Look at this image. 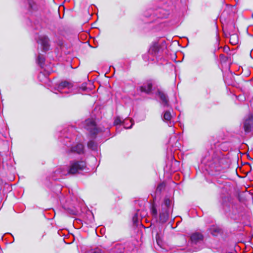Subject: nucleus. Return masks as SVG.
<instances>
[{
  "label": "nucleus",
  "mask_w": 253,
  "mask_h": 253,
  "mask_svg": "<svg viewBox=\"0 0 253 253\" xmlns=\"http://www.w3.org/2000/svg\"><path fill=\"white\" fill-rule=\"evenodd\" d=\"M86 168V163L83 161H72L70 163L69 168H63L60 169L61 175L74 174L79 173Z\"/></svg>",
  "instance_id": "f257e3e1"
},
{
  "label": "nucleus",
  "mask_w": 253,
  "mask_h": 253,
  "mask_svg": "<svg viewBox=\"0 0 253 253\" xmlns=\"http://www.w3.org/2000/svg\"><path fill=\"white\" fill-rule=\"evenodd\" d=\"M204 236L199 232H195L191 234L190 241L191 247L188 248L189 252H198L204 248L203 242Z\"/></svg>",
  "instance_id": "f03ea898"
},
{
  "label": "nucleus",
  "mask_w": 253,
  "mask_h": 253,
  "mask_svg": "<svg viewBox=\"0 0 253 253\" xmlns=\"http://www.w3.org/2000/svg\"><path fill=\"white\" fill-rule=\"evenodd\" d=\"M85 127L92 135H96L99 131L95 121L93 119H87L85 121Z\"/></svg>",
  "instance_id": "7ed1b4c3"
},
{
  "label": "nucleus",
  "mask_w": 253,
  "mask_h": 253,
  "mask_svg": "<svg viewBox=\"0 0 253 253\" xmlns=\"http://www.w3.org/2000/svg\"><path fill=\"white\" fill-rule=\"evenodd\" d=\"M25 8L29 13H32L38 10L39 6L35 0H24Z\"/></svg>",
  "instance_id": "20e7f679"
},
{
  "label": "nucleus",
  "mask_w": 253,
  "mask_h": 253,
  "mask_svg": "<svg viewBox=\"0 0 253 253\" xmlns=\"http://www.w3.org/2000/svg\"><path fill=\"white\" fill-rule=\"evenodd\" d=\"M244 128L246 133H253V114L250 115L244 123Z\"/></svg>",
  "instance_id": "39448f33"
},
{
  "label": "nucleus",
  "mask_w": 253,
  "mask_h": 253,
  "mask_svg": "<svg viewBox=\"0 0 253 253\" xmlns=\"http://www.w3.org/2000/svg\"><path fill=\"white\" fill-rule=\"evenodd\" d=\"M73 84L72 83L64 81L61 82L57 86L58 91L61 93H69L72 90Z\"/></svg>",
  "instance_id": "423d86ee"
},
{
  "label": "nucleus",
  "mask_w": 253,
  "mask_h": 253,
  "mask_svg": "<svg viewBox=\"0 0 253 253\" xmlns=\"http://www.w3.org/2000/svg\"><path fill=\"white\" fill-rule=\"evenodd\" d=\"M42 47V50L46 51L49 49V39L47 36H41L39 37V42Z\"/></svg>",
  "instance_id": "0eeeda50"
},
{
  "label": "nucleus",
  "mask_w": 253,
  "mask_h": 253,
  "mask_svg": "<svg viewBox=\"0 0 253 253\" xmlns=\"http://www.w3.org/2000/svg\"><path fill=\"white\" fill-rule=\"evenodd\" d=\"M152 83L151 82L149 81L144 84L142 86H140L139 89L140 91L145 92L147 94H149L152 88Z\"/></svg>",
  "instance_id": "6e6552de"
},
{
  "label": "nucleus",
  "mask_w": 253,
  "mask_h": 253,
  "mask_svg": "<svg viewBox=\"0 0 253 253\" xmlns=\"http://www.w3.org/2000/svg\"><path fill=\"white\" fill-rule=\"evenodd\" d=\"M210 233L213 236H216L222 233V229L216 225H212L209 229Z\"/></svg>",
  "instance_id": "1a4fd4ad"
},
{
  "label": "nucleus",
  "mask_w": 253,
  "mask_h": 253,
  "mask_svg": "<svg viewBox=\"0 0 253 253\" xmlns=\"http://www.w3.org/2000/svg\"><path fill=\"white\" fill-rule=\"evenodd\" d=\"M157 94L161 99L162 104L164 106H168L169 99L167 95L164 92L160 90H158Z\"/></svg>",
  "instance_id": "9d476101"
},
{
  "label": "nucleus",
  "mask_w": 253,
  "mask_h": 253,
  "mask_svg": "<svg viewBox=\"0 0 253 253\" xmlns=\"http://www.w3.org/2000/svg\"><path fill=\"white\" fill-rule=\"evenodd\" d=\"M70 151L77 154L83 153L84 152V146L81 143L77 144L71 148Z\"/></svg>",
  "instance_id": "9b49d317"
},
{
  "label": "nucleus",
  "mask_w": 253,
  "mask_h": 253,
  "mask_svg": "<svg viewBox=\"0 0 253 253\" xmlns=\"http://www.w3.org/2000/svg\"><path fill=\"white\" fill-rule=\"evenodd\" d=\"M169 218V213L168 211H165L164 212H161L159 216V220L161 222H166Z\"/></svg>",
  "instance_id": "f8f14e48"
},
{
  "label": "nucleus",
  "mask_w": 253,
  "mask_h": 253,
  "mask_svg": "<svg viewBox=\"0 0 253 253\" xmlns=\"http://www.w3.org/2000/svg\"><path fill=\"white\" fill-rule=\"evenodd\" d=\"M239 42L238 36L237 34H232L230 37V42L233 45L238 44Z\"/></svg>",
  "instance_id": "ddd939ff"
},
{
  "label": "nucleus",
  "mask_w": 253,
  "mask_h": 253,
  "mask_svg": "<svg viewBox=\"0 0 253 253\" xmlns=\"http://www.w3.org/2000/svg\"><path fill=\"white\" fill-rule=\"evenodd\" d=\"M133 125L131 120L125 119L123 122V125L125 128H130Z\"/></svg>",
  "instance_id": "4468645a"
},
{
  "label": "nucleus",
  "mask_w": 253,
  "mask_h": 253,
  "mask_svg": "<svg viewBox=\"0 0 253 253\" xmlns=\"http://www.w3.org/2000/svg\"><path fill=\"white\" fill-rule=\"evenodd\" d=\"M44 59H45L43 55L41 54L39 55L37 58V62L39 64V65L42 67V66L44 64Z\"/></svg>",
  "instance_id": "2eb2a0df"
},
{
  "label": "nucleus",
  "mask_w": 253,
  "mask_h": 253,
  "mask_svg": "<svg viewBox=\"0 0 253 253\" xmlns=\"http://www.w3.org/2000/svg\"><path fill=\"white\" fill-rule=\"evenodd\" d=\"M171 118V115L169 111H166L163 116V119L165 121H170Z\"/></svg>",
  "instance_id": "dca6fc26"
},
{
  "label": "nucleus",
  "mask_w": 253,
  "mask_h": 253,
  "mask_svg": "<svg viewBox=\"0 0 253 253\" xmlns=\"http://www.w3.org/2000/svg\"><path fill=\"white\" fill-rule=\"evenodd\" d=\"M87 146L92 150H95L96 148V145L93 141H89L87 143Z\"/></svg>",
  "instance_id": "f3484780"
},
{
  "label": "nucleus",
  "mask_w": 253,
  "mask_h": 253,
  "mask_svg": "<svg viewBox=\"0 0 253 253\" xmlns=\"http://www.w3.org/2000/svg\"><path fill=\"white\" fill-rule=\"evenodd\" d=\"M122 123V119L120 117H118L115 119L114 124L115 125H118L121 124Z\"/></svg>",
  "instance_id": "a211bd4d"
},
{
  "label": "nucleus",
  "mask_w": 253,
  "mask_h": 253,
  "mask_svg": "<svg viewBox=\"0 0 253 253\" xmlns=\"http://www.w3.org/2000/svg\"><path fill=\"white\" fill-rule=\"evenodd\" d=\"M164 203L167 207H169L170 205L171 201L169 199L167 198L165 199Z\"/></svg>",
  "instance_id": "6ab92c4d"
},
{
  "label": "nucleus",
  "mask_w": 253,
  "mask_h": 253,
  "mask_svg": "<svg viewBox=\"0 0 253 253\" xmlns=\"http://www.w3.org/2000/svg\"><path fill=\"white\" fill-rule=\"evenodd\" d=\"M164 186H165L164 184L163 183H161V184H159L157 187V190L161 191V190L164 187Z\"/></svg>",
  "instance_id": "aec40b11"
},
{
  "label": "nucleus",
  "mask_w": 253,
  "mask_h": 253,
  "mask_svg": "<svg viewBox=\"0 0 253 253\" xmlns=\"http://www.w3.org/2000/svg\"><path fill=\"white\" fill-rule=\"evenodd\" d=\"M89 253H101V252L99 250H91Z\"/></svg>",
  "instance_id": "412c9836"
},
{
  "label": "nucleus",
  "mask_w": 253,
  "mask_h": 253,
  "mask_svg": "<svg viewBox=\"0 0 253 253\" xmlns=\"http://www.w3.org/2000/svg\"><path fill=\"white\" fill-rule=\"evenodd\" d=\"M152 214L154 216H156L157 215V210L155 208H153L152 209Z\"/></svg>",
  "instance_id": "4be33fe9"
},
{
  "label": "nucleus",
  "mask_w": 253,
  "mask_h": 253,
  "mask_svg": "<svg viewBox=\"0 0 253 253\" xmlns=\"http://www.w3.org/2000/svg\"><path fill=\"white\" fill-rule=\"evenodd\" d=\"M137 214H135V215L133 217V220L134 223L137 221Z\"/></svg>",
  "instance_id": "5701e85b"
}]
</instances>
